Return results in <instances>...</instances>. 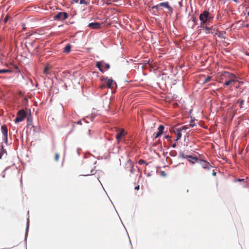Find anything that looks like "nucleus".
I'll list each match as a JSON object with an SVG mask.
<instances>
[{"instance_id":"1","label":"nucleus","mask_w":249,"mask_h":249,"mask_svg":"<svg viewBox=\"0 0 249 249\" xmlns=\"http://www.w3.org/2000/svg\"><path fill=\"white\" fill-rule=\"evenodd\" d=\"M237 81L236 75L228 71H223L220 74V82L223 84L224 87L233 86Z\"/></svg>"},{"instance_id":"2","label":"nucleus","mask_w":249,"mask_h":249,"mask_svg":"<svg viewBox=\"0 0 249 249\" xmlns=\"http://www.w3.org/2000/svg\"><path fill=\"white\" fill-rule=\"evenodd\" d=\"M213 18V16L207 11H203L199 15V19L201 21L200 25L207 24L211 22Z\"/></svg>"},{"instance_id":"3","label":"nucleus","mask_w":249,"mask_h":249,"mask_svg":"<svg viewBox=\"0 0 249 249\" xmlns=\"http://www.w3.org/2000/svg\"><path fill=\"white\" fill-rule=\"evenodd\" d=\"M26 116L27 114L24 110H19L17 113V116L15 120V123H18L23 121Z\"/></svg>"},{"instance_id":"4","label":"nucleus","mask_w":249,"mask_h":249,"mask_svg":"<svg viewBox=\"0 0 249 249\" xmlns=\"http://www.w3.org/2000/svg\"><path fill=\"white\" fill-rule=\"evenodd\" d=\"M68 18V15L66 12H60L55 15L54 18L55 20H63Z\"/></svg>"},{"instance_id":"5","label":"nucleus","mask_w":249,"mask_h":249,"mask_svg":"<svg viewBox=\"0 0 249 249\" xmlns=\"http://www.w3.org/2000/svg\"><path fill=\"white\" fill-rule=\"evenodd\" d=\"M125 169L130 172L131 173H133L134 171V164L131 160H128L125 163Z\"/></svg>"},{"instance_id":"6","label":"nucleus","mask_w":249,"mask_h":249,"mask_svg":"<svg viewBox=\"0 0 249 249\" xmlns=\"http://www.w3.org/2000/svg\"><path fill=\"white\" fill-rule=\"evenodd\" d=\"M96 67L99 69L100 71L103 72L105 68L106 70H108L110 68V65L108 63H103L102 62H97L96 64Z\"/></svg>"},{"instance_id":"7","label":"nucleus","mask_w":249,"mask_h":249,"mask_svg":"<svg viewBox=\"0 0 249 249\" xmlns=\"http://www.w3.org/2000/svg\"><path fill=\"white\" fill-rule=\"evenodd\" d=\"M1 131L3 134V139L7 142L8 139V130L6 125H2L1 127Z\"/></svg>"},{"instance_id":"8","label":"nucleus","mask_w":249,"mask_h":249,"mask_svg":"<svg viewBox=\"0 0 249 249\" xmlns=\"http://www.w3.org/2000/svg\"><path fill=\"white\" fill-rule=\"evenodd\" d=\"M126 134V133L124 129L119 130L117 132L116 135V138L117 139L118 142H119L122 138L124 137Z\"/></svg>"},{"instance_id":"9","label":"nucleus","mask_w":249,"mask_h":249,"mask_svg":"<svg viewBox=\"0 0 249 249\" xmlns=\"http://www.w3.org/2000/svg\"><path fill=\"white\" fill-rule=\"evenodd\" d=\"M199 163L204 169L209 170L212 167L210 163L205 160H199Z\"/></svg>"},{"instance_id":"10","label":"nucleus","mask_w":249,"mask_h":249,"mask_svg":"<svg viewBox=\"0 0 249 249\" xmlns=\"http://www.w3.org/2000/svg\"><path fill=\"white\" fill-rule=\"evenodd\" d=\"M88 27L93 29H99L101 27V24L98 22H92L89 24Z\"/></svg>"},{"instance_id":"11","label":"nucleus","mask_w":249,"mask_h":249,"mask_svg":"<svg viewBox=\"0 0 249 249\" xmlns=\"http://www.w3.org/2000/svg\"><path fill=\"white\" fill-rule=\"evenodd\" d=\"M106 85L107 87L108 88L112 89L113 88L114 85L116 84L115 82L111 79L106 78Z\"/></svg>"},{"instance_id":"12","label":"nucleus","mask_w":249,"mask_h":249,"mask_svg":"<svg viewBox=\"0 0 249 249\" xmlns=\"http://www.w3.org/2000/svg\"><path fill=\"white\" fill-rule=\"evenodd\" d=\"M172 3L175 8L182 7V0H172Z\"/></svg>"},{"instance_id":"13","label":"nucleus","mask_w":249,"mask_h":249,"mask_svg":"<svg viewBox=\"0 0 249 249\" xmlns=\"http://www.w3.org/2000/svg\"><path fill=\"white\" fill-rule=\"evenodd\" d=\"M180 155H181V156L182 158L192 159V160H193L194 161H192L193 163H194L195 162H196L198 160V159L196 157H194L192 156H188V155H186L182 153H180Z\"/></svg>"},{"instance_id":"14","label":"nucleus","mask_w":249,"mask_h":249,"mask_svg":"<svg viewBox=\"0 0 249 249\" xmlns=\"http://www.w3.org/2000/svg\"><path fill=\"white\" fill-rule=\"evenodd\" d=\"M159 5H160V6H164L167 8L171 12L173 11V8L169 5V3L168 2H161L159 4Z\"/></svg>"},{"instance_id":"15","label":"nucleus","mask_w":249,"mask_h":249,"mask_svg":"<svg viewBox=\"0 0 249 249\" xmlns=\"http://www.w3.org/2000/svg\"><path fill=\"white\" fill-rule=\"evenodd\" d=\"M201 27L203 28V30L205 33L206 34H213L214 32H210V30H213L212 28H210L207 26H204V25H201Z\"/></svg>"},{"instance_id":"16","label":"nucleus","mask_w":249,"mask_h":249,"mask_svg":"<svg viewBox=\"0 0 249 249\" xmlns=\"http://www.w3.org/2000/svg\"><path fill=\"white\" fill-rule=\"evenodd\" d=\"M71 46L70 44H68L64 48L63 52L69 53L71 52Z\"/></svg>"},{"instance_id":"17","label":"nucleus","mask_w":249,"mask_h":249,"mask_svg":"<svg viewBox=\"0 0 249 249\" xmlns=\"http://www.w3.org/2000/svg\"><path fill=\"white\" fill-rule=\"evenodd\" d=\"M176 139L175 141H178L181 137V132L178 130V129L176 130Z\"/></svg>"},{"instance_id":"18","label":"nucleus","mask_w":249,"mask_h":249,"mask_svg":"<svg viewBox=\"0 0 249 249\" xmlns=\"http://www.w3.org/2000/svg\"><path fill=\"white\" fill-rule=\"evenodd\" d=\"M90 0H80V4H85L86 5H88L89 3Z\"/></svg>"},{"instance_id":"19","label":"nucleus","mask_w":249,"mask_h":249,"mask_svg":"<svg viewBox=\"0 0 249 249\" xmlns=\"http://www.w3.org/2000/svg\"><path fill=\"white\" fill-rule=\"evenodd\" d=\"M11 73L12 72V71L10 70H5V69H2V70H0V74H1V73Z\"/></svg>"},{"instance_id":"20","label":"nucleus","mask_w":249,"mask_h":249,"mask_svg":"<svg viewBox=\"0 0 249 249\" xmlns=\"http://www.w3.org/2000/svg\"><path fill=\"white\" fill-rule=\"evenodd\" d=\"M164 129V126L163 125L161 124L158 127L159 131L160 132V133H163Z\"/></svg>"},{"instance_id":"21","label":"nucleus","mask_w":249,"mask_h":249,"mask_svg":"<svg viewBox=\"0 0 249 249\" xmlns=\"http://www.w3.org/2000/svg\"><path fill=\"white\" fill-rule=\"evenodd\" d=\"M188 128V126H187L186 125H184V126L180 127V128H178L177 129L181 132L184 130L187 129Z\"/></svg>"},{"instance_id":"22","label":"nucleus","mask_w":249,"mask_h":249,"mask_svg":"<svg viewBox=\"0 0 249 249\" xmlns=\"http://www.w3.org/2000/svg\"><path fill=\"white\" fill-rule=\"evenodd\" d=\"M245 102V101L244 100H238L237 101L238 103H239L240 104V107L242 108L243 107V105L244 104Z\"/></svg>"},{"instance_id":"23","label":"nucleus","mask_w":249,"mask_h":249,"mask_svg":"<svg viewBox=\"0 0 249 249\" xmlns=\"http://www.w3.org/2000/svg\"><path fill=\"white\" fill-rule=\"evenodd\" d=\"M248 179V178H247L246 179H237V181H239V182H243V183L244 184H245V183H247V179Z\"/></svg>"},{"instance_id":"24","label":"nucleus","mask_w":249,"mask_h":249,"mask_svg":"<svg viewBox=\"0 0 249 249\" xmlns=\"http://www.w3.org/2000/svg\"><path fill=\"white\" fill-rule=\"evenodd\" d=\"M59 159V154L57 153H56L54 155V160L56 161H58Z\"/></svg>"},{"instance_id":"25","label":"nucleus","mask_w":249,"mask_h":249,"mask_svg":"<svg viewBox=\"0 0 249 249\" xmlns=\"http://www.w3.org/2000/svg\"><path fill=\"white\" fill-rule=\"evenodd\" d=\"M212 79V77L211 76H208L205 79V80L204 81V83H207L208 82H209L210 81H211Z\"/></svg>"},{"instance_id":"26","label":"nucleus","mask_w":249,"mask_h":249,"mask_svg":"<svg viewBox=\"0 0 249 249\" xmlns=\"http://www.w3.org/2000/svg\"><path fill=\"white\" fill-rule=\"evenodd\" d=\"M138 163L139 164H145L146 165H147V163L146 162V161L143 160H140L138 161Z\"/></svg>"},{"instance_id":"27","label":"nucleus","mask_w":249,"mask_h":249,"mask_svg":"<svg viewBox=\"0 0 249 249\" xmlns=\"http://www.w3.org/2000/svg\"><path fill=\"white\" fill-rule=\"evenodd\" d=\"M162 133H160V132H158L155 135L154 137V139H156L160 136L162 135Z\"/></svg>"},{"instance_id":"28","label":"nucleus","mask_w":249,"mask_h":249,"mask_svg":"<svg viewBox=\"0 0 249 249\" xmlns=\"http://www.w3.org/2000/svg\"><path fill=\"white\" fill-rule=\"evenodd\" d=\"M49 68L48 67H46L45 69L44 70V73L45 74L48 73V71L49 70Z\"/></svg>"},{"instance_id":"29","label":"nucleus","mask_w":249,"mask_h":249,"mask_svg":"<svg viewBox=\"0 0 249 249\" xmlns=\"http://www.w3.org/2000/svg\"><path fill=\"white\" fill-rule=\"evenodd\" d=\"M73 124H73V125H74V124H82V123H81V121H78L77 122H74Z\"/></svg>"},{"instance_id":"30","label":"nucleus","mask_w":249,"mask_h":249,"mask_svg":"<svg viewBox=\"0 0 249 249\" xmlns=\"http://www.w3.org/2000/svg\"><path fill=\"white\" fill-rule=\"evenodd\" d=\"M8 18H9V17L8 16H6L5 18H4V22H6L7 21V20H8Z\"/></svg>"},{"instance_id":"31","label":"nucleus","mask_w":249,"mask_h":249,"mask_svg":"<svg viewBox=\"0 0 249 249\" xmlns=\"http://www.w3.org/2000/svg\"><path fill=\"white\" fill-rule=\"evenodd\" d=\"M160 6V5H159V4L156 5V6H153V8L154 9V8H156V9H158V8Z\"/></svg>"},{"instance_id":"32","label":"nucleus","mask_w":249,"mask_h":249,"mask_svg":"<svg viewBox=\"0 0 249 249\" xmlns=\"http://www.w3.org/2000/svg\"><path fill=\"white\" fill-rule=\"evenodd\" d=\"M139 189H140V186H139V185H137V186H136V187H135V190H139Z\"/></svg>"},{"instance_id":"33","label":"nucleus","mask_w":249,"mask_h":249,"mask_svg":"<svg viewBox=\"0 0 249 249\" xmlns=\"http://www.w3.org/2000/svg\"><path fill=\"white\" fill-rule=\"evenodd\" d=\"M176 145H177L175 143L172 144V147L173 148H175L176 147Z\"/></svg>"},{"instance_id":"34","label":"nucleus","mask_w":249,"mask_h":249,"mask_svg":"<svg viewBox=\"0 0 249 249\" xmlns=\"http://www.w3.org/2000/svg\"><path fill=\"white\" fill-rule=\"evenodd\" d=\"M188 159V160L189 161L191 162L192 163V161H194V160H192V159Z\"/></svg>"},{"instance_id":"35","label":"nucleus","mask_w":249,"mask_h":249,"mask_svg":"<svg viewBox=\"0 0 249 249\" xmlns=\"http://www.w3.org/2000/svg\"><path fill=\"white\" fill-rule=\"evenodd\" d=\"M213 176H215L216 175V173L213 171Z\"/></svg>"},{"instance_id":"36","label":"nucleus","mask_w":249,"mask_h":249,"mask_svg":"<svg viewBox=\"0 0 249 249\" xmlns=\"http://www.w3.org/2000/svg\"><path fill=\"white\" fill-rule=\"evenodd\" d=\"M89 135H90V133H91V130H89Z\"/></svg>"},{"instance_id":"37","label":"nucleus","mask_w":249,"mask_h":249,"mask_svg":"<svg viewBox=\"0 0 249 249\" xmlns=\"http://www.w3.org/2000/svg\"><path fill=\"white\" fill-rule=\"evenodd\" d=\"M244 26L248 27L249 26V25L247 24V25H245Z\"/></svg>"},{"instance_id":"38","label":"nucleus","mask_w":249,"mask_h":249,"mask_svg":"<svg viewBox=\"0 0 249 249\" xmlns=\"http://www.w3.org/2000/svg\"><path fill=\"white\" fill-rule=\"evenodd\" d=\"M94 170H91V173H92V174H93V173L94 172Z\"/></svg>"},{"instance_id":"39","label":"nucleus","mask_w":249,"mask_h":249,"mask_svg":"<svg viewBox=\"0 0 249 249\" xmlns=\"http://www.w3.org/2000/svg\"><path fill=\"white\" fill-rule=\"evenodd\" d=\"M210 32H213V30H210Z\"/></svg>"},{"instance_id":"40","label":"nucleus","mask_w":249,"mask_h":249,"mask_svg":"<svg viewBox=\"0 0 249 249\" xmlns=\"http://www.w3.org/2000/svg\"><path fill=\"white\" fill-rule=\"evenodd\" d=\"M247 14H248V16L249 17V11L248 12Z\"/></svg>"},{"instance_id":"41","label":"nucleus","mask_w":249,"mask_h":249,"mask_svg":"<svg viewBox=\"0 0 249 249\" xmlns=\"http://www.w3.org/2000/svg\"><path fill=\"white\" fill-rule=\"evenodd\" d=\"M76 2H78V0H75Z\"/></svg>"},{"instance_id":"42","label":"nucleus","mask_w":249,"mask_h":249,"mask_svg":"<svg viewBox=\"0 0 249 249\" xmlns=\"http://www.w3.org/2000/svg\"><path fill=\"white\" fill-rule=\"evenodd\" d=\"M161 173H162V175H163L164 172H162Z\"/></svg>"}]
</instances>
